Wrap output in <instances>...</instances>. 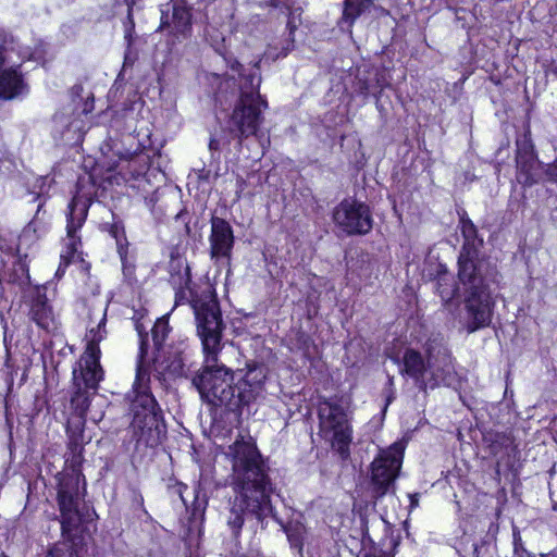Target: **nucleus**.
<instances>
[{
	"mask_svg": "<svg viewBox=\"0 0 557 557\" xmlns=\"http://www.w3.org/2000/svg\"><path fill=\"white\" fill-rule=\"evenodd\" d=\"M187 345L180 343L178 346H171L165 357L166 369L170 373L182 376L185 372V349Z\"/></svg>",
	"mask_w": 557,
	"mask_h": 557,
	"instance_id": "cd10ccee",
	"label": "nucleus"
},
{
	"mask_svg": "<svg viewBox=\"0 0 557 557\" xmlns=\"http://www.w3.org/2000/svg\"><path fill=\"white\" fill-rule=\"evenodd\" d=\"M479 251H460L458 277L465 289V326L473 333L490 325L493 301L479 269Z\"/></svg>",
	"mask_w": 557,
	"mask_h": 557,
	"instance_id": "423d86ee",
	"label": "nucleus"
},
{
	"mask_svg": "<svg viewBox=\"0 0 557 557\" xmlns=\"http://www.w3.org/2000/svg\"><path fill=\"white\" fill-rule=\"evenodd\" d=\"M169 490L171 493L177 495L185 508H188V500L185 497V494L189 491V486L181 481H175L173 484L169 485Z\"/></svg>",
	"mask_w": 557,
	"mask_h": 557,
	"instance_id": "58836bf2",
	"label": "nucleus"
},
{
	"mask_svg": "<svg viewBox=\"0 0 557 557\" xmlns=\"http://www.w3.org/2000/svg\"><path fill=\"white\" fill-rule=\"evenodd\" d=\"M209 255L215 265H231L235 236L231 223L220 216L210 219Z\"/></svg>",
	"mask_w": 557,
	"mask_h": 557,
	"instance_id": "4468645a",
	"label": "nucleus"
},
{
	"mask_svg": "<svg viewBox=\"0 0 557 557\" xmlns=\"http://www.w3.org/2000/svg\"><path fill=\"white\" fill-rule=\"evenodd\" d=\"M169 283L174 288L175 306L186 305L191 296L200 294L193 281L191 269L187 260L169 261Z\"/></svg>",
	"mask_w": 557,
	"mask_h": 557,
	"instance_id": "f3484780",
	"label": "nucleus"
},
{
	"mask_svg": "<svg viewBox=\"0 0 557 557\" xmlns=\"http://www.w3.org/2000/svg\"><path fill=\"white\" fill-rule=\"evenodd\" d=\"M111 184V169H104L98 163L78 176L75 190L65 209L66 246L62 255V264L77 262L85 270L90 269L89 262L84 259L81 231L87 221L90 207Z\"/></svg>",
	"mask_w": 557,
	"mask_h": 557,
	"instance_id": "20e7f679",
	"label": "nucleus"
},
{
	"mask_svg": "<svg viewBox=\"0 0 557 557\" xmlns=\"http://www.w3.org/2000/svg\"><path fill=\"white\" fill-rule=\"evenodd\" d=\"M286 341L287 349L293 354H300L306 360H311L317 352L314 339L301 327L292 331Z\"/></svg>",
	"mask_w": 557,
	"mask_h": 557,
	"instance_id": "4be33fe9",
	"label": "nucleus"
},
{
	"mask_svg": "<svg viewBox=\"0 0 557 557\" xmlns=\"http://www.w3.org/2000/svg\"><path fill=\"white\" fill-rule=\"evenodd\" d=\"M395 399V392L393 388H391V391H388L386 397H385V406H384V411L386 410V408L392 404V401Z\"/></svg>",
	"mask_w": 557,
	"mask_h": 557,
	"instance_id": "6e6d98bb",
	"label": "nucleus"
},
{
	"mask_svg": "<svg viewBox=\"0 0 557 557\" xmlns=\"http://www.w3.org/2000/svg\"><path fill=\"white\" fill-rule=\"evenodd\" d=\"M288 541L290 542L292 546H302L301 539L299 536H296L294 533H288Z\"/></svg>",
	"mask_w": 557,
	"mask_h": 557,
	"instance_id": "5fc2aeb1",
	"label": "nucleus"
},
{
	"mask_svg": "<svg viewBox=\"0 0 557 557\" xmlns=\"http://www.w3.org/2000/svg\"><path fill=\"white\" fill-rule=\"evenodd\" d=\"M136 500L138 502V505H139V507H140V509L144 511V513H145L146 516H149V513H148L147 509L145 508V505H144V497H143V495H141V494H138V495L136 496Z\"/></svg>",
	"mask_w": 557,
	"mask_h": 557,
	"instance_id": "13d9d810",
	"label": "nucleus"
},
{
	"mask_svg": "<svg viewBox=\"0 0 557 557\" xmlns=\"http://www.w3.org/2000/svg\"><path fill=\"white\" fill-rule=\"evenodd\" d=\"M37 199H39L40 201H39V203H38V206H37V210H36V213H35V215H34L33 220H32V221L29 222V224H28V227H30V226H33V225H34V226L36 225L37 220H38V216H39V213H40V211H41V210L44 209V207H45V200H42L40 196H37Z\"/></svg>",
	"mask_w": 557,
	"mask_h": 557,
	"instance_id": "09e8293b",
	"label": "nucleus"
},
{
	"mask_svg": "<svg viewBox=\"0 0 557 557\" xmlns=\"http://www.w3.org/2000/svg\"><path fill=\"white\" fill-rule=\"evenodd\" d=\"M115 5H122L125 4L128 8V15L132 16V11L134 10V7L136 4V0H114Z\"/></svg>",
	"mask_w": 557,
	"mask_h": 557,
	"instance_id": "3c124183",
	"label": "nucleus"
},
{
	"mask_svg": "<svg viewBox=\"0 0 557 557\" xmlns=\"http://www.w3.org/2000/svg\"><path fill=\"white\" fill-rule=\"evenodd\" d=\"M436 276V292L445 306L449 307L453 301V284L449 282L448 271L445 265H440Z\"/></svg>",
	"mask_w": 557,
	"mask_h": 557,
	"instance_id": "473e14b6",
	"label": "nucleus"
},
{
	"mask_svg": "<svg viewBox=\"0 0 557 557\" xmlns=\"http://www.w3.org/2000/svg\"><path fill=\"white\" fill-rule=\"evenodd\" d=\"M332 221L347 236H364L374 223L370 206L355 197H346L333 208Z\"/></svg>",
	"mask_w": 557,
	"mask_h": 557,
	"instance_id": "f8f14e48",
	"label": "nucleus"
},
{
	"mask_svg": "<svg viewBox=\"0 0 557 557\" xmlns=\"http://www.w3.org/2000/svg\"><path fill=\"white\" fill-rule=\"evenodd\" d=\"M106 323H107V318H106V314H104L102 317V319L99 321V323L97 324V326H95V329H99L100 332L107 334Z\"/></svg>",
	"mask_w": 557,
	"mask_h": 557,
	"instance_id": "4d7b16f0",
	"label": "nucleus"
},
{
	"mask_svg": "<svg viewBox=\"0 0 557 557\" xmlns=\"http://www.w3.org/2000/svg\"><path fill=\"white\" fill-rule=\"evenodd\" d=\"M387 387H388V391H391V388L394 387V377L393 376H388Z\"/></svg>",
	"mask_w": 557,
	"mask_h": 557,
	"instance_id": "bf43d9fd",
	"label": "nucleus"
},
{
	"mask_svg": "<svg viewBox=\"0 0 557 557\" xmlns=\"http://www.w3.org/2000/svg\"><path fill=\"white\" fill-rule=\"evenodd\" d=\"M225 39L222 38L220 42H216L215 45H212L214 51L222 57L224 60L226 66L234 71V72H240L244 70V65L238 61V59L227 49L225 46Z\"/></svg>",
	"mask_w": 557,
	"mask_h": 557,
	"instance_id": "72a5a7b5",
	"label": "nucleus"
},
{
	"mask_svg": "<svg viewBox=\"0 0 557 557\" xmlns=\"http://www.w3.org/2000/svg\"><path fill=\"white\" fill-rule=\"evenodd\" d=\"M151 157L146 151L134 152L122 161L119 174L131 188L148 193L151 187Z\"/></svg>",
	"mask_w": 557,
	"mask_h": 557,
	"instance_id": "2eb2a0df",
	"label": "nucleus"
},
{
	"mask_svg": "<svg viewBox=\"0 0 557 557\" xmlns=\"http://www.w3.org/2000/svg\"><path fill=\"white\" fill-rule=\"evenodd\" d=\"M368 9H370V7L363 4V2L344 0L341 23H345L348 27H352L357 18Z\"/></svg>",
	"mask_w": 557,
	"mask_h": 557,
	"instance_id": "2f4dec72",
	"label": "nucleus"
},
{
	"mask_svg": "<svg viewBox=\"0 0 557 557\" xmlns=\"http://www.w3.org/2000/svg\"><path fill=\"white\" fill-rule=\"evenodd\" d=\"M159 29L176 38H188L193 32V7L187 0H170L160 7Z\"/></svg>",
	"mask_w": 557,
	"mask_h": 557,
	"instance_id": "ddd939ff",
	"label": "nucleus"
},
{
	"mask_svg": "<svg viewBox=\"0 0 557 557\" xmlns=\"http://www.w3.org/2000/svg\"><path fill=\"white\" fill-rule=\"evenodd\" d=\"M27 256H18L13 262L12 271L9 274L8 282L18 286L30 284L29 265L26 261Z\"/></svg>",
	"mask_w": 557,
	"mask_h": 557,
	"instance_id": "c756f323",
	"label": "nucleus"
},
{
	"mask_svg": "<svg viewBox=\"0 0 557 557\" xmlns=\"http://www.w3.org/2000/svg\"><path fill=\"white\" fill-rule=\"evenodd\" d=\"M55 502L60 512L62 542L55 543L48 557H81L86 518L81 503L87 495L84 472L63 470L55 474Z\"/></svg>",
	"mask_w": 557,
	"mask_h": 557,
	"instance_id": "7ed1b4c3",
	"label": "nucleus"
},
{
	"mask_svg": "<svg viewBox=\"0 0 557 557\" xmlns=\"http://www.w3.org/2000/svg\"><path fill=\"white\" fill-rule=\"evenodd\" d=\"M95 395L96 394H92L90 388L79 386L78 384L73 385L70 405L73 413L79 419L77 424L85 426L91 400Z\"/></svg>",
	"mask_w": 557,
	"mask_h": 557,
	"instance_id": "5701e85b",
	"label": "nucleus"
},
{
	"mask_svg": "<svg viewBox=\"0 0 557 557\" xmlns=\"http://www.w3.org/2000/svg\"><path fill=\"white\" fill-rule=\"evenodd\" d=\"M405 448L400 443L392 444L387 449L382 450L371 463L370 491L373 499L383 498L391 488H394L397 479Z\"/></svg>",
	"mask_w": 557,
	"mask_h": 557,
	"instance_id": "9b49d317",
	"label": "nucleus"
},
{
	"mask_svg": "<svg viewBox=\"0 0 557 557\" xmlns=\"http://www.w3.org/2000/svg\"><path fill=\"white\" fill-rule=\"evenodd\" d=\"M409 509L412 510L419 506L420 493L408 494Z\"/></svg>",
	"mask_w": 557,
	"mask_h": 557,
	"instance_id": "8fccbe9b",
	"label": "nucleus"
},
{
	"mask_svg": "<svg viewBox=\"0 0 557 557\" xmlns=\"http://www.w3.org/2000/svg\"><path fill=\"white\" fill-rule=\"evenodd\" d=\"M545 173L549 182L557 183V159L547 166Z\"/></svg>",
	"mask_w": 557,
	"mask_h": 557,
	"instance_id": "a18cd8bd",
	"label": "nucleus"
},
{
	"mask_svg": "<svg viewBox=\"0 0 557 557\" xmlns=\"http://www.w3.org/2000/svg\"><path fill=\"white\" fill-rule=\"evenodd\" d=\"M290 0H263L265 7L278 9L286 8L288 13V18L286 23V29L288 32V37L286 39V46L282 48V51L278 53V57H286L294 48H295V33L297 30V24L295 22V17L293 16L292 8L289 5Z\"/></svg>",
	"mask_w": 557,
	"mask_h": 557,
	"instance_id": "bb28decb",
	"label": "nucleus"
},
{
	"mask_svg": "<svg viewBox=\"0 0 557 557\" xmlns=\"http://www.w3.org/2000/svg\"><path fill=\"white\" fill-rule=\"evenodd\" d=\"M101 356L83 351L73 367L72 385L90 388L97 394L100 383L104 380V370L100 363Z\"/></svg>",
	"mask_w": 557,
	"mask_h": 557,
	"instance_id": "dca6fc26",
	"label": "nucleus"
},
{
	"mask_svg": "<svg viewBox=\"0 0 557 557\" xmlns=\"http://www.w3.org/2000/svg\"><path fill=\"white\" fill-rule=\"evenodd\" d=\"M48 285H35L29 294V317L36 325L47 332L57 330L53 307L47 296Z\"/></svg>",
	"mask_w": 557,
	"mask_h": 557,
	"instance_id": "a211bd4d",
	"label": "nucleus"
},
{
	"mask_svg": "<svg viewBox=\"0 0 557 557\" xmlns=\"http://www.w3.org/2000/svg\"><path fill=\"white\" fill-rule=\"evenodd\" d=\"M226 456L232 466L234 496L228 502L226 523L232 537L239 540L248 517L262 523L275 517L272 495L275 484L270 476V465L251 436L238 433L228 446Z\"/></svg>",
	"mask_w": 557,
	"mask_h": 557,
	"instance_id": "f257e3e1",
	"label": "nucleus"
},
{
	"mask_svg": "<svg viewBox=\"0 0 557 557\" xmlns=\"http://www.w3.org/2000/svg\"><path fill=\"white\" fill-rule=\"evenodd\" d=\"M85 426L76 424L66 429V451L64 455V470L83 472L85 462V445L84 440Z\"/></svg>",
	"mask_w": 557,
	"mask_h": 557,
	"instance_id": "6ab92c4d",
	"label": "nucleus"
},
{
	"mask_svg": "<svg viewBox=\"0 0 557 557\" xmlns=\"http://www.w3.org/2000/svg\"><path fill=\"white\" fill-rule=\"evenodd\" d=\"M513 546H515V554L516 555L520 556V554L525 553V549H524V547L522 545L521 537H515Z\"/></svg>",
	"mask_w": 557,
	"mask_h": 557,
	"instance_id": "603ef678",
	"label": "nucleus"
},
{
	"mask_svg": "<svg viewBox=\"0 0 557 557\" xmlns=\"http://www.w3.org/2000/svg\"><path fill=\"white\" fill-rule=\"evenodd\" d=\"M175 220L176 221H182L184 223V228H185V233L187 235L190 234L191 230H190V219H189V213L186 209V207H183L175 215Z\"/></svg>",
	"mask_w": 557,
	"mask_h": 557,
	"instance_id": "79ce46f5",
	"label": "nucleus"
},
{
	"mask_svg": "<svg viewBox=\"0 0 557 557\" xmlns=\"http://www.w3.org/2000/svg\"><path fill=\"white\" fill-rule=\"evenodd\" d=\"M237 184L239 185L240 188H243V186L245 185V180L243 177H238Z\"/></svg>",
	"mask_w": 557,
	"mask_h": 557,
	"instance_id": "052dcab7",
	"label": "nucleus"
},
{
	"mask_svg": "<svg viewBox=\"0 0 557 557\" xmlns=\"http://www.w3.org/2000/svg\"><path fill=\"white\" fill-rule=\"evenodd\" d=\"M267 372L261 364H248L245 373L234 372L220 361V354H203V363L191 383L200 398L214 407H225L240 417L264 389Z\"/></svg>",
	"mask_w": 557,
	"mask_h": 557,
	"instance_id": "f03ea898",
	"label": "nucleus"
},
{
	"mask_svg": "<svg viewBox=\"0 0 557 557\" xmlns=\"http://www.w3.org/2000/svg\"><path fill=\"white\" fill-rule=\"evenodd\" d=\"M186 305L193 308L202 354H221L225 324L215 292L208 287L200 294L191 296Z\"/></svg>",
	"mask_w": 557,
	"mask_h": 557,
	"instance_id": "6e6552de",
	"label": "nucleus"
},
{
	"mask_svg": "<svg viewBox=\"0 0 557 557\" xmlns=\"http://www.w3.org/2000/svg\"><path fill=\"white\" fill-rule=\"evenodd\" d=\"M125 25V39L128 44L133 41V33L135 30V21H134V10L132 11V16L129 17L128 11L126 12V21Z\"/></svg>",
	"mask_w": 557,
	"mask_h": 557,
	"instance_id": "a19ab883",
	"label": "nucleus"
},
{
	"mask_svg": "<svg viewBox=\"0 0 557 557\" xmlns=\"http://www.w3.org/2000/svg\"><path fill=\"white\" fill-rule=\"evenodd\" d=\"M191 493L193 500L190 504L188 503L186 510L189 513V522L195 523L197 520H203L208 507V498L206 494L202 493L199 484L193 488Z\"/></svg>",
	"mask_w": 557,
	"mask_h": 557,
	"instance_id": "c85d7f7f",
	"label": "nucleus"
},
{
	"mask_svg": "<svg viewBox=\"0 0 557 557\" xmlns=\"http://www.w3.org/2000/svg\"><path fill=\"white\" fill-rule=\"evenodd\" d=\"M111 214L112 221L102 223L100 230L108 233L115 240L116 252L124 253L125 248H129L131 245L126 236L125 224L116 213L112 211Z\"/></svg>",
	"mask_w": 557,
	"mask_h": 557,
	"instance_id": "a878e982",
	"label": "nucleus"
},
{
	"mask_svg": "<svg viewBox=\"0 0 557 557\" xmlns=\"http://www.w3.org/2000/svg\"><path fill=\"white\" fill-rule=\"evenodd\" d=\"M128 413L132 416V426L138 441L149 446L160 442V435L165 433L163 412L150 387V373L143 364L136 369L135 380L131 391L125 394Z\"/></svg>",
	"mask_w": 557,
	"mask_h": 557,
	"instance_id": "39448f33",
	"label": "nucleus"
},
{
	"mask_svg": "<svg viewBox=\"0 0 557 557\" xmlns=\"http://www.w3.org/2000/svg\"><path fill=\"white\" fill-rule=\"evenodd\" d=\"M208 148H209L212 157L214 156L215 152L219 153L221 150L220 140L216 137L211 136L209 139Z\"/></svg>",
	"mask_w": 557,
	"mask_h": 557,
	"instance_id": "49530a36",
	"label": "nucleus"
},
{
	"mask_svg": "<svg viewBox=\"0 0 557 557\" xmlns=\"http://www.w3.org/2000/svg\"><path fill=\"white\" fill-rule=\"evenodd\" d=\"M457 213L459 216L461 235L465 239L461 251H479L483 240L478 236L476 226L468 218V214L465 210H458Z\"/></svg>",
	"mask_w": 557,
	"mask_h": 557,
	"instance_id": "b1692460",
	"label": "nucleus"
},
{
	"mask_svg": "<svg viewBox=\"0 0 557 557\" xmlns=\"http://www.w3.org/2000/svg\"><path fill=\"white\" fill-rule=\"evenodd\" d=\"M359 94L367 97L369 95V82L367 79L359 82Z\"/></svg>",
	"mask_w": 557,
	"mask_h": 557,
	"instance_id": "864d4df0",
	"label": "nucleus"
},
{
	"mask_svg": "<svg viewBox=\"0 0 557 557\" xmlns=\"http://www.w3.org/2000/svg\"><path fill=\"white\" fill-rule=\"evenodd\" d=\"M517 180L524 186H532L537 182L539 161L529 146L518 149L517 157Z\"/></svg>",
	"mask_w": 557,
	"mask_h": 557,
	"instance_id": "412c9836",
	"label": "nucleus"
},
{
	"mask_svg": "<svg viewBox=\"0 0 557 557\" xmlns=\"http://www.w3.org/2000/svg\"><path fill=\"white\" fill-rule=\"evenodd\" d=\"M255 70L246 73L244 70L238 72L239 84H238V95H248L251 98L255 97H264L260 92L261 87V76H260V60L256 61L253 64Z\"/></svg>",
	"mask_w": 557,
	"mask_h": 557,
	"instance_id": "393cba45",
	"label": "nucleus"
},
{
	"mask_svg": "<svg viewBox=\"0 0 557 557\" xmlns=\"http://www.w3.org/2000/svg\"><path fill=\"white\" fill-rule=\"evenodd\" d=\"M317 417L319 435L330 442L342 461H347L351 454L354 429L345 408L334 397L318 396Z\"/></svg>",
	"mask_w": 557,
	"mask_h": 557,
	"instance_id": "0eeeda50",
	"label": "nucleus"
},
{
	"mask_svg": "<svg viewBox=\"0 0 557 557\" xmlns=\"http://www.w3.org/2000/svg\"><path fill=\"white\" fill-rule=\"evenodd\" d=\"M121 263H122V272L128 284H133L137 282L136 277V264L135 261L129 258V248H125V252H117Z\"/></svg>",
	"mask_w": 557,
	"mask_h": 557,
	"instance_id": "c9c22d12",
	"label": "nucleus"
},
{
	"mask_svg": "<svg viewBox=\"0 0 557 557\" xmlns=\"http://www.w3.org/2000/svg\"><path fill=\"white\" fill-rule=\"evenodd\" d=\"M186 260L184 252H182L181 247L178 245L172 246L170 248V260L169 261H182Z\"/></svg>",
	"mask_w": 557,
	"mask_h": 557,
	"instance_id": "c03bdc74",
	"label": "nucleus"
},
{
	"mask_svg": "<svg viewBox=\"0 0 557 557\" xmlns=\"http://www.w3.org/2000/svg\"><path fill=\"white\" fill-rule=\"evenodd\" d=\"M107 334L99 331V329L91 327L86 334L85 352L101 356L100 343L106 338Z\"/></svg>",
	"mask_w": 557,
	"mask_h": 557,
	"instance_id": "f704fd0d",
	"label": "nucleus"
},
{
	"mask_svg": "<svg viewBox=\"0 0 557 557\" xmlns=\"http://www.w3.org/2000/svg\"><path fill=\"white\" fill-rule=\"evenodd\" d=\"M65 246H66V238L64 239V244H63V247H62V250H61V253H60V262H59V267H58V270H57V275H63L66 271V269L72 264V263H69L67 265H64L62 264V255H63V251L65 250Z\"/></svg>",
	"mask_w": 557,
	"mask_h": 557,
	"instance_id": "de8ad7c7",
	"label": "nucleus"
},
{
	"mask_svg": "<svg viewBox=\"0 0 557 557\" xmlns=\"http://www.w3.org/2000/svg\"><path fill=\"white\" fill-rule=\"evenodd\" d=\"M426 360L422 354L414 348H406L404 356H389L396 364H401L400 374L407 375L416 383L424 384V377L429 368L445 372V368L451 362L449 349L441 336L429 337L424 344Z\"/></svg>",
	"mask_w": 557,
	"mask_h": 557,
	"instance_id": "1a4fd4ad",
	"label": "nucleus"
},
{
	"mask_svg": "<svg viewBox=\"0 0 557 557\" xmlns=\"http://www.w3.org/2000/svg\"><path fill=\"white\" fill-rule=\"evenodd\" d=\"M172 327L169 323V315H162L161 318L157 319L154 322L152 329H151V336L154 349L157 351H160L163 349L164 343L169 337V334L171 333Z\"/></svg>",
	"mask_w": 557,
	"mask_h": 557,
	"instance_id": "7c9ffc66",
	"label": "nucleus"
},
{
	"mask_svg": "<svg viewBox=\"0 0 557 557\" xmlns=\"http://www.w3.org/2000/svg\"><path fill=\"white\" fill-rule=\"evenodd\" d=\"M10 34L0 27V70L7 62L8 46L10 45Z\"/></svg>",
	"mask_w": 557,
	"mask_h": 557,
	"instance_id": "4c0bfd02",
	"label": "nucleus"
},
{
	"mask_svg": "<svg viewBox=\"0 0 557 557\" xmlns=\"http://www.w3.org/2000/svg\"><path fill=\"white\" fill-rule=\"evenodd\" d=\"M224 2H228V0H213L212 2L208 3L206 5V12H205V15L206 17L209 20L211 18V21L214 23V24H223L224 21L226 18H228L231 16V12H230V9L228 8H225L223 10V12H220L218 16H215L213 13L215 12V10L218 9V7H222V4Z\"/></svg>",
	"mask_w": 557,
	"mask_h": 557,
	"instance_id": "e433bc0d",
	"label": "nucleus"
},
{
	"mask_svg": "<svg viewBox=\"0 0 557 557\" xmlns=\"http://www.w3.org/2000/svg\"><path fill=\"white\" fill-rule=\"evenodd\" d=\"M4 367L5 369L8 370V373L11 377H13L14 375H17V372H18V366L15 364V360L14 358L11 356V354L9 351H7V358H5V361H4Z\"/></svg>",
	"mask_w": 557,
	"mask_h": 557,
	"instance_id": "37998d69",
	"label": "nucleus"
},
{
	"mask_svg": "<svg viewBox=\"0 0 557 557\" xmlns=\"http://www.w3.org/2000/svg\"><path fill=\"white\" fill-rule=\"evenodd\" d=\"M269 108L267 97L238 95L228 117L230 133L234 134L239 145L251 136H258L264 122L263 113Z\"/></svg>",
	"mask_w": 557,
	"mask_h": 557,
	"instance_id": "9d476101",
	"label": "nucleus"
},
{
	"mask_svg": "<svg viewBox=\"0 0 557 557\" xmlns=\"http://www.w3.org/2000/svg\"><path fill=\"white\" fill-rule=\"evenodd\" d=\"M135 330L138 333L139 339H140V351L144 354L147 351L148 347V333L145 330L144 324L140 322V319H135Z\"/></svg>",
	"mask_w": 557,
	"mask_h": 557,
	"instance_id": "ea45409f",
	"label": "nucleus"
},
{
	"mask_svg": "<svg viewBox=\"0 0 557 557\" xmlns=\"http://www.w3.org/2000/svg\"><path fill=\"white\" fill-rule=\"evenodd\" d=\"M29 86L22 72V65L0 70V100L11 101L20 96L27 95Z\"/></svg>",
	"mask_w": 557,
	"mask_h": 557,
	"instance_id": "aec40b11",
	"label": "nucleus"
}]
</instances>
